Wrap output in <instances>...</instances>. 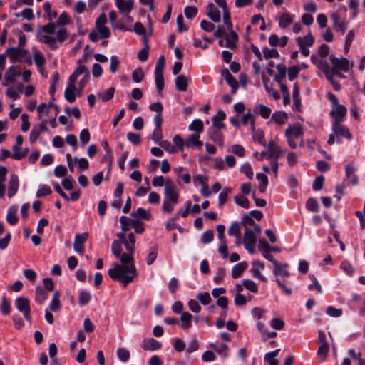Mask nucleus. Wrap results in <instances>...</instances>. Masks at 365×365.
I'll return each instance as SVG.
<instances>
[{"label": "nucleus", "mask_w": 365, "mask_h": 365, "mask_svg": "<svg viewBox=\"0 0 365 365\" xmlns=\"http://www.w3.org/2000/svg\"><path fill=\"white\" fill-rule=\"evenodd\" d=\"M158 255L157 248L153 247L150 248L149 254L146 258V263L148 265L152 264L155 260Z\"/></svg>", "instance_id": "nucleus-56"}, {"label": "nucleus", "mask_w": 365, "mask_h": 365, "mask_svg": "<svg viewBox=\"0 0 365 365\" xmlns=\"http://www.w3.org/2000/svg\"><path fill=\"white\" fill-rule=\"evenodd\" d=\"M88 234L84 232L82 234H77L74 237L73 249L74 250L80 254L83 255L84 252V243L87 241Z\"/></svg>", "instance_id": "nucleus-8"}, {"label": "nucleus", "mask_w": 365, "mask_h": 365, "mask_svg": "<svg viewBox=\"0 0 365 365\" xmlns=\"http://www.w3.org/2000/svg\"><path fill=\"white\" fill-rule=\"evenodd\" d=\"M334 71L341 70L347 72L349 69V62L346 58H336L334 55L329 56Z\"/></svg>", "instance_id": "nucleus-6"}, {"label": "nucleus", "mask_w": 365, "mask_h": 365, "mask_svg": "<svg viewBox=\"0 0 365 365\" xmlns=\"http://www.w3.org/2000/svg\"><path fill=\"white\" fill-rule=\"evenodd\" d=\"M43 8L46 14V19L49 21H53V19L57 17V12L56 11L52 10L51 5L48 1L43 3Z\"/></svg>", "instance_id": "nucleus-33"}, {"label": "nucleus", "mask_w": 365, "mask_h": 365, "mask_svg": "<svg viewBox=\"0 0 365 365\" xmlns=\"http://www.w3.org/2000/svg\"><path fill=\"white\" fill-rule=\"evenodd\" d=\"M164 199L162 210L164 213H171L175 205L178 203L180 194L173 180H168L164 187Z\"/></svg>", "instance_id": "nucleus-2"}, {"label": "nucleus", "mask_w": 365, "mask_h": 365, "mask_svg": "<svg viewBox=\"0 0 365 365\" xmlns=\"http://www.w3.org/2000/svg\"><path fill=\"white\" fill-rule=\"evenodd\" d=\"M256 178L258 180L261 181L259 185V190L261 192H264L269 182L267 177L263 173H257Z\"/></svg>", "instance_id": "nucleus-39"}, {"label": "nucleus", "mask_w": 365, "mask_h": 365, "mask_svg": "<svg viewBox=\"0 0 365 365\" xmlns=\"http://www.w3.org/2000/svg\"><path fill=\"white\" fill-rule=\"evenodd\" d=\"M329 349V347L328 344H324L320 345L317 351V356L321 359L322 361H324L327 358Z\"/></svg>", "instance_id": "nucleus-47"}, {"label": "nucleus", "mask_w": 365, "mask_h": 365, "mask_svg": "<svg viewBox=\"0 0 365 365\" xmlns=\"http://www.w3.org/2000/svg\"><path fill=\"white\" fill-rule=\"evenodd\" d=\"M59 297L60 293L58 291L55 292L52 297L51 302L50 304V309L51 311L56 312L59 310L61 307Z\"/></svg>", "instance_id": "nucleus-38"}, {"label": "nucleus", "mask_w": 365, "mask_h": 365, "mask_svg": "<svg viewBox=\"0 0 365 365\" xmlns=\"http://www.w3.org/2000/svg\"><path fill=\"white\" fill-rule=\"evenodd\" d=\"M294 15L289 13L279 14L277 18L279 26L282 29H286L293 23Z\"/></svg>", "instance_id": "nucleus-14"}, {"label": "nucleus", "mask_w": 365, "mask_h": 365, "mask_svg": "<svg viewBox=\"0 0 365 365\" xmlns=\"http://www.w3.org/2000/svg\"><path fill=\"white\" fill-rule=\"evenodd\" d=\"M356 168L353 163L346 165L345 169L346 179L349 180L352 185H356L358 183L359 179L356 175Z\"/></svg>", "instance_id": "nucleus-11"}, {"label": "nucleus", "mask_w": 365, "mask_h": 365, "mask_svg": "<svg viewBox=\"0 0 365 365\" xmlns=\"http://www.w3.org/2000/svg\"><path fill=\"white\" fill-rule=\"evenodd\" d=\"M35 64L39 71L43 72V67L46 63V59L43 54L38 50H36L34 54Z\"/></svg>", "instance_id": "nucleus-22"}, {"label": "nucleus", "mask_w": 365, "mask_h": 365, "mask_svg": "<svg viewBox=\"0 0 365 365\" xmlns=\"http://www.w3.org/2000/svg\"><path fill=\"white\" fill-rule=\"evenodd\" d=\"M168 180H172L170 178L165 179L162 175L155 176L153 178L152 184L154 187H162L164 185V187L166 186V182Z\"/></svg>", "instance_id": "nucleus-43"}, {"label": "nucleus", "mask_w": 365, "mask_h": 365, "mask_svg": "<svg viewBox=\"0 0 365 365\" xmlns=\"http://www.w3.org/2000/svg\"><path fill=\"white\" fill-rule=\"evenodd\" d=\"M192 316L187 312H182L180 317L182 322L181 327L183 329H189L192 325Z\"/></svg>", "instance_id": "nucleus-31"}, {"label": "nucleus", "mask_w": 365, "mask_h": 365, "mask_svg": "<svg viewBox=\"0 0 365 365\" xmlns=\"http://www.w3.org/2000/svg\"><path fill=\"white\" fill-rule=\"evenodd\" d=\"M188 80L185 76L180 75L175 78L176 88L180 91H185L187 88Z\"/></svg>", "instance_id": "nucleus-26"}, {"label": "nucleus", "mask_w": 365, "mask_h": 365, "mask_svg": "<svg viewBox=\"0 0 365 365\" xmlns=\"http://www.w3.org/2000/svg\"><path fill=\"white\" fill-rule=\"evenodd\" d=\"M206 9L207 15L212 21L214 22H219L220 21V12L212 3H209Z\"/></svg>", "instance_id": "nucleus-17"}, {"label": "nucleus", "mask_w": 365, "mask_h": 365, "mask_svg": "<svg viewBox=\"0 0 365 365\" xmlns=\"http://www.w3.org/2000/svg\"><path fill=\"white\" fill-rule=\"evenodd\" d=\"M197 9L194 6H186L184 9V13L187 19H192L197 14Z\"/></svg>", "instance_id": "nucleus-61"}, {"label": "nucleus", "mask_w": 365, "mask_h": 365, "mask_svg": "<svg viewBox=\"0 0 365 365\" xmlns=\"http://www.w3.org/2000/svg\"><path fill=\"white\" fill-rule=\"evenodd\" d=\"M199 138L200 136L198 134H193L185 140V145L187 148H192L195 146L200 148L202 145V143L199 140Z\"/></svg>", "instance_id": "nucleus-29"}, {"label": "nucleus", "mask_w": 365, "mask_h": 365, "mask_svg": "<svg viewBox=\"0 0 365 365\" xmlns=\"http://www.w3.org/2000/svg\"><path fill=\"white\" fill-rule=\"evenodd\" d=\"M15 304L17 309L23 313L25 319L28 322H31V309L29 299L23 297H19L16 299Z\"/></svg>", "instance_id": "nucleus-5"}, {"label": "nucleus", "mask_w": 365, "mask_h": 365, "mask_svg": "<svg viewBox=\"0 0 365 365\" xmlns=\"http://www.w3.org/2000/svg\"><path fill=\"white\" fill-rule=\"evenodd\" d=\"M76 87L75 86H69L67 85V87L64 92V96L66 99L70 102L73 103L76 100Z\"/></svg>", "instance_id": "nucleus-35"}, {"label": "nucleus", "mask_w": 365, "mask_h": 365, "mask_svg": "<svg viewBox=\"0 0 365 365\" xmlns=\"http://www.w3.org/2000/svg\"><path fill=\"white\" fill-rule=\"evenodd\" d=\"M234 200H235V203L237 205H239L243 208H246V209H247L249 207V205H250L249 200L247 197H244L243 195H236L234 197Z\"/></svg>", "instance_id": "nucleus-45"}, {"label": "nucleus", "mask_w": 365, "mask_h": 365, "mask_svg": "<svg viewBox=\"0 0 365 365\" xmlns=\"http://www.w3.org/2000/svg\"><path fill=\"white\" fill-rule=\"evenodd\" d=\"M141 346L145 351H153L159 350L161 348L162 345L160 342L155 340V339L148 338L143 340Z\"/></svg>", "instance_id": "nucleus-12"}, {"label": "nucleus", "mask_w": 365, "mask_h": 365, "mask_svg": "<svg viewBox=\"0 0 365 365\" xmlns=\"http://www.w3.org/2000/svg\"><path fill=\"white\" fill-rule=\"evenodd\" d=\"M132 216L136 218H142L145 220H150L151 217L150 212L142 207L138 208L135 212L132 213Z\"/></svg>", "instance_id": "nucleus-40"}, {"label": "nucleus", "mask_w": 365, "mask_h": 365, "mask_svg": "<svg viewBox=\"0 0 365 365\" xmlns=\"http://www.w3.org/2000/svg\"><path fill=\"white\" fill-rule=\"evenodd\" d=\"M155 73V83L157 91L159 95L162 94L164 88V75L163 72H154Z\"/></svg>", "instance_id": "nucleus-25"}, {"label": "nucleus", "mask_w": 365, "mask_h": 365, "mask_svg": "<svg viewBox=\"0 0 365 365\" xmlns=\"http://www.w3.org/2000/svg\"><path fill=\"white\" fill-rule=\"evenodd\" d=\"M229 34L226 35V42L225 47L230 49H235L237 47L236 42L238 41V35L232 29L231 30H228Z\"/></svg>", "instance_id": "nucleus-16"}, {"label": "nucleus", "mask_w": 365, "mask_h": 365, "mask_svg": "<svg viewBox=\"0 0 365 365\" xmlns=\"http://www.w3.org/2000/svg\"><path fill=\"white\" fill-rule=\"evenodd\" d=\"M13 154L11 158L15 160H21L24 158L28 154L29 149L26 148L24 150H21V146L14 145L12 146Z\"/></svg>", "instance_id": "nucleus-27"}, {"label": "nucleus", "mask_w": 365, "mask_h": 365, "mask_svg": "<svg viewBox=\"0 0 365 365\" xmlns=\"http://www.w3.org/2000/svg\"><path fill=\"white\" fill-rule=\"evenodd\" d=\"M247 264L245 262H241L235 264L232 269V277L234 279L239 278L246 269Z\"/></svg>", "instance_id": "nucleus-24"}, {"label": "nucleus", "mask_w": 365, "mask_h": 365, "mask_svg": "<svg viewBox=\"0 0 365 365\" xmlns=\"http://www.w3.org/2000/svg\"><path fill=\"white\" fill-rule=\"evenodd\" d=\"M114 92L115 88H110L106 91L100 92L98 93V96L103 101H108L113 97Z\"/></svg>", "instance_id": "nucleus-41"}, {"label": "nucleus", "mask_w": 365, "mask_h": 365, "mask_svg": "<svg viewBox=\"0 0 365 365\" xmlns=\"http://www.w3.org/2000/svg\"><path fill=\"white\" fill-rule=\"evenodd\" d=\"M287 264H281L278 262H274V273L275 275H280L283 277H288L289 273L287 269Z\"/></svg>", "instance_id": "nucleus-21"}, {"label": "nucleus", "mask_w": 365, "mask_h": 365, "mask_svg": "<svg viewBox=\"0 0 365 365\" xmlns=\"http://www.w3.org/2000/svg\"><path fill=\"white\" fill-rule=\"evenodd\" d=\"M282 153L279 147L274 141H271L268 144L267 153L262 155L267 158H279Z\"/></svg>", "instance_id": "nucleus-10"}, {"label": "nucleus", "mask_w": 365, "mask_h": 365, "mask_svg": "<svg viewBox=\"0 0 365 365\" xmlns=\"http://www.w3.org/2000/svg\"><path fill=\"white\" fill-rule=\"evenodd\" d=\"M263 55L264 58L269 59L272 58H278L279 56V54L278 51L276 49L274 48H269L267 47H265L263 48Z\"/></svg>", "instance_id": "nucleus-49"}, {"label": "nucleus", "mask_w": 365, "mask_h": 365, "mask_svg": "<svg viewBox=\"0 0 365 365\" xmlns=\"http://www.w3.org/2000/svg\"><path fill=\"white\" fill-rule=\"evenodd\" d=\"M54 109L56 113L59 112L58 106L56 104L50 103L48 106L46 103H42L37 108L38 114H43L45 111L51 112V109Z\"/></svg>", "instance_id": "nucleus-30"}, {"label": "nucleus", "mask_w": 365, "mask_h": 365, "mask_svg": "<svg viewBox=\"0 0 365 365\" xmlns=\"http://www.w3.org/2000/svg\"><path fill=\"white\" fill-rule=\"evenodd\" d=\"M279 351V349H276L274 351L267 353L264 355V361L269 365H278L279 361L275 357L278 355Z\"/></svg>", "instance_id": "nucleus-34"}, {"label": "nucleus", "mask_w": 365, "mask_h": 365, "mask_svg": "<svg viewBox=\"0 0 365 365\" xmlns=\"http://www.w3.org/2000/svg\"><path fill=\"white\" fill-rule=\"evenodd\" d=\"M240 170L241 173H244L249 179H252L253 177V171L251 165L248 163H243Z\"/></svg>", "instance_id": "nucleus-48"}, {"label": "nucleus", "mask_w": 365, "mask_h": 365, "mask_svg": "<svg viewBox=\"0 0 365 365\" xmlns=\"http://www.w3.org/2000/svg\"><path fill=\"white\" fill-rule=\"evenodd\" d=\"M336 116V121L333 125V131L334 134L337 136H341L350 139L351 134L349 133L348 129L346 127L339 124V122L342 120L344 115Z\"/></svg>", "instance_id": "nucleus-7"}, {"label": "nucleus", "mask_w": 365, "mask_h": 365, "mask_svg": "<svg viewBox=\"0 0 365 365\" xmlns=\"http://www.w3.org/2000/svg\"><path fill=\"white\" fill-rule=\"evenodd\" d=\"M299 73V68L298 66H294L289 67L288 68V73H287L289 80L291 81H294L298 76Z\"/></svg>", "instance_id": "nucleus-62"}, {"label": "nucleus", "mask_w": 365, "mask_h": 365, "mask_svg": "<svg viewBox=\"0 0 365 365\" xmlns=\"http://www.w3.org/2000/svg\"><path fill=\"white\" fill-rule=\"evenodd\" d=\"M48 297V293L43 289L41 287H36V297L35 300L39 303L40 304H42L46 299Z\"/></svg>", "instance_id": "nucleus-36"}, {"label": "nucleus", "mask_w": 365, "mask_h": 365, "mask_svg": "<svg viewBox=\"0 0 365 365\" xmlns=\"http://www.w3.org/2000/svg\"><path fill=\"white\" fill-rule=\"evenodd\" d=\"M303 128L299 125H289L285 131V136L291 138H299L303 135Z\"/></svg>", "instance_id": "nucleus-15"}, {"label": "nucleus", "mask_w": 365, "mask_h": 365, "mask_svg": "<svg viewBox=\"0 0 365 365\" xmlns=\"http://www.w3.org/2000/svg\"><path fill=\"white\" fill-rule=\"evenodd\" d=\"M117 356L120 361L126 362L130 359V352L125 348H119L117 350Z\"/></svg>", "instance_id": "nucleus-46"}, {"label": "nucleus", "mask_w": 365, "mask_h": 365, "mask_svg": "<svg viewBox=\"0 0 365 365\" xmlns=\"http://www.w3.org/2000/svg\"><path fill=\"white\" fill-rule=\"evenodd\" d=\"M232 189L229 187H224L223 190L220 193L218 199H219V206L222 207L224 204L226 202L227 200V196L230 193H231Z\"/></svg>", "instance_id": "nucleus-42"}, {"label": "nucleus", "mask_w": 365, "mask_h": 365, "mask_svg": "<svg viewBox=\"0 0 365 365\" xmlns=\"http://www.w3.org/2000/svg\"><path fill=\"white\" fill-rule=\"evenodd\" d=\"M15 16H22L26 20H31L34 18L33 10L31 8H25L21 13L15 14Z\"/></svg>", "instance_id": "nucleus-51"}, {"label": "nucleus", "mask_w": 365, "mask_h": 365, "mask_svg": "<svg viewBox=\"0 0 365 365\" xmlns=\"http://www.w3.org/2000/svg\"><path fill=\"white\" fill-rule=\"evenodd\" d=\"M242 224L245 227L244 232V244L255 245L257 237L262 232L261 227L249 216L243 217Z\"/></svg>", "instance_id": "nucleus-3"}, {"label": "nucleus", "mask_w": 365, "mask_h": 365, "mask_svg": "<svg viewBox=\"0 0 365 365\" xmlns=\"http://www.w3.org/2000/svg\"><path fill=\"white\" fill-rule=\"evenodd\" d=\"M19 178L16 175L12 174L10 175L8 184V197H12L18 191L19 189Z\"/></svg>", "instance_id": "nucleus-13"}, {"label": "nucleus", "mask_w": 365, "mask_h": 365, "mask_svg": "<svg viewBox=\"0 0 365 365\" xmlns=\"http://www.w3.org/2000/svg\"><path fill=\"white\" fill-rule=\"evenodd\" d=\"M189 129L192 131H195L197 133H201L203 130V123L200 120H195L192 123L189 125Z\"/></svg>", "instance_id": "nucleus-52"}, {"label": "nucleus", "mask_w": 365, "mask_h": 365, "mask_svg": "<svg viewBox=\"0 0 365 365\" xmlns=\"http://www.w3.org/2000/svg\"><path fill=\"white\" fill-rule=\"evenodd\" d=\"M56 24L54 22L49 21L48 24L43 25L42 27H41L38 32L37 36H42V33H45L47 34H53L55 33L56 29Z\"/></svg>", "instance_id": "nucleus-28"}, {"label": "nucleus", "mask_w": 365, "mask_h": 365, "mask_svg": "<svg viewBox=\"0 0 365 365\" xmlns=\"http://www.w3.org/2000/svg\"><path fill=\"white\" fill-rule=\"evenodd\" d=\"M20 75V71H16L15 68L12 66L10 67L9 69L5 74V81L8 83H13L16 81V76Z\"/></svg>", "instance_id": "nucleus-37"}, {"label": "nucleus", "mask_w": 365, "mask_h": 365, "mask_svg": "<svg viewBox=\"0 0 365 365\" xmlns=\"http://www.w3.org/2000/svg\"><path fill=\"white\" fill-rule=\"evenodd\" d=\"M271 109L261 103H256L252 109H249L246 114H270Z\"/></svg>", "instance_id": "nucleus-18"}, {"label": "nucleus", "mask_w": 365, "mask_h": 365, "mask_svg": "<svg viewBox=\"0 0 365 365\" xmlns=\"http://www.w3.org/2000/svg\"><path fill=\"white\" fill-rule=\"evenodd\" d=\"M227 232L230 236L233 235L235 237L240 235L241 232L239 224L237 222H233L229 227Z\"/></svg>", "instance_id": "nucleus-60"}, {"label": "nucleus", "mask_w": 365, "mask_h": 365, "mask_svg": "<svg viewBox=\"0 0 365 365\" xmlns=\"http://www.w3.org/2000/svg\"><path fill=\"white\" fill-rule=\"evenodd\" d=\"M243 285L245 288L252 293L258 292L257 285L251 279H243Z\"/></svg>", "instance_id": "nucleus-50"}, {"label": "nucleus", "mask_w": 365, "mask_h": 365, "mask_svg": "<svg viewBox=\"0 0 365 365\" xmlns=\"http://www.w3.org/2000/svg\"><path fill=\"white\" fill-rule=\"evenodd\" d=\"M135 242L134 234L130 233L128 240H124L126 252L122 253L120 241H113L111 245V251L120 264H115L113 268L108 269V274L113 280L120 282L125 286L132 282L138 274L133 258Z\"/></svg>", "instance_id": "nucleus-1"}, {"label": "nucleus", "mask_w": 365, "mask_h": 365, "mask_svg": "<svg viewBox=\"0 0 365 365\" xmlns=\"http://www.w3.org/2000/svg\"><path fill=\"white\" fill-rule=\"evenodd\" d=\"M0 309H1L2 314L4 315L8 314L11 311V304L7 301V299L5 297H4L2 298Z\"/></svg>", "instance_id": "nucleus-64"}, {"label": "nucleus", "mask_w": 365, "mask_h": 365, "mask_svg": "<svg viewBox=\"0 0 365 365\" xmlns=\"http://www.w3.org/2000/svg\"><path fill=\"white\" fill-rule=\"evenodd\" d=\"M68 37V32L66 28H61L58 30L55 38L56 41L64 42Z\"/></svg>", "instance_id": "nucleus-44"}, {"label": "nucleus", "mask_w": 365, "mask_h": 365, "mask_svg": "<svg viewBox=\"0 0 365 365\" xmlns=\"http://www.w3.org/2000/svg\"><path fill=\"white\" fill-rule=\"evenodd\" d=\"M306 207L312 212H317L319 205L317 201L314 198H309L306 203Z\"/></svg>", "instance_id": "nucleus-59"}, {"label": "nucleus", "mask_w": 365, "mask_h": 365, "mask_svg": "<svg viewBox=\"0 0 365 365\" xmlns=\"http://www.w3.org/2000/svg\"><path fill=\"white\" fill-rule=\"evenodd\" d=\"M135 0H115V4L121 14L128 15L134 6Z\"/></svg>", "instance_id": "nucleus-9"}, {"label": "nucleus", "mask_w": 365, "mask_h": 365, "mask_svg": "<svg viewBox=\"0 0 365 365\" xmlns=\"http://www.w3.org/2000/svg\"><path fill=\"white\" fill-rule=\"evenodd\" d=\"M70 22V18L66 11H63L56 21V26H65Z\"/></svg>", "instance_id": "nucleus-53"}, {"label": "nucleus", "mask_w": 365, "mask_h": 365, "mask_svg": "<svg viewBox=\"0 0 365 365\" xmlns=\"http://www.w3.org/2000/svg\"><path fill=\"white\" fill-rule=\"evenodd\" d=\"M6 53L12 63L25 61L29 54L27 50L20 47L9 48Z\"/></svg>", "instance_id": "nucleus-4"}, {"label": "nucleus", "mask_w": 365, "mask_h": 365, "mask_svg": "<svg viewBox=\"0 0 365 365\" xmlns=\"http://www.w3.org/2000/svg\"><path fill=\"white\" fill-rule=\"evenodd\" d=\"M91 299V296L88 291H83L80 295L78 299V303L81 306H83L87 304Z\"/></svg>", "instance_id": "nucleus-54"}, {"label": "nucleus", "mask_w": 365, "mask_h": 365, "mask_svg": "<svg viewBox=\"0 0 365 365\" xmlns=\"http://www.w3.org/2000/svg\"><path fill=\"white\" fill-rule=\"evenodd\" d=\"M38 40L49 46L52 50H56L58 46L56 44V40L55 36H51L48 35L37 36Z\"/></svg>", "instance_id": "nucleus-23"}, {"label": "nucleus", "mask_w": 365, "mask_h": 365, "mask_svg": "<svg viewBox=\"0 0 365 365\" xmlns=\"http://www.w3.org/2000/svg\"><path fill=\"white\" fill-rule=\"evenodd\" d=\"M297 43L299 47L307 46L311 47L314 43V38L309 32L307 35L301 37L299 36L296 39Z\"/></svg>", "instance_id": "nucleus-20"}, {"label": "nucleus", "mask_w": 365, "mask_h": 365, "mask_svg": "<svg viewBox=\"0 0 365 365\" xmlns=\"http://www.w3.org/2000/svg\"><path fill=\"white\" fill-rule=\"evenodd\" d=\"M18 210L16 205H12L9 207L6 216V220L11 225H14L18 222V217L16 215Z\"/></svg>", "instance_id": "nucleus-19"}, {"label": "nucleus", "mask_w": 365, "mask_h": 365, "mask_svg": "<svg viewBox=\"0 0 365 365\" xmlns=\"http://www.w3.org/2000/svg\"><path fill=\"white\" fill-rule=\"evenodd\" d=\"M276 68L278 73L274 76V81L281 83L286 76L287 68L284 64L280 63L277 65Z\"/></svg>", "instance_id": "nucleus-32"}, {"label": "nucleus", "mask_w": 365, "mask_h": 365, "mask_svg": "<svg viewBox=\"0 0 365 365\" xmlns=\"http://www.w3.org/2000/svg\"><path fill=\"white\" fill-rule=\"evenodd\" d=\"M197 298L203 305H207L211 302V297L208 292L199 293Z\"/></svg>", "instance_id": "nucleus-57"}, {"label": "nucleus", "mask_w": 365, "mask_h": 365, "mask_svg": "<svg viewBox=\"0 0 365 365\" xmlns=\"http://www.w3.org/2000/svg\"><path fill=\"white\" fill-rule=\"evenodd\" d=\"M51 189L50 188L49 186L43 185L36 192V197H41L46 195H48L51 193Z\"/></svg>", "instance_id": "nucleus-63"}, {"label": "nucleus", "mask_w": 365, "mask_h": 365, "mask_svg": "<svg viewBox=\"0 0 365 365\" xmlns=\"http://www.w3.org/2000/svg\"><path fill=\"white\" fill-rule=\"evenodd\" d=\"M132 78L135 83H140L144 78V73L140 68H136L133 71Z\"/></svg>", "instance_id": "nucleus-55"}, {"label": "nucleus", "mask_w": 365, "mask_h": 365, "mask_svg": "<svg viewBox=\"0 0 365 365\" xmlns=\"http://www.w3.org/2000/svg\"><path fill=\"white\" fill-rule=\"evenodd\" d=\"M120 65V61L117 56H112L110 57V71L112 73H115Z\"/></svg>", "instance_id": "nucleus-58"}]
</instances>
